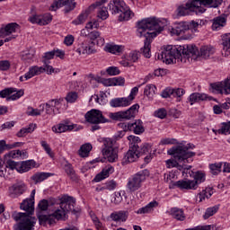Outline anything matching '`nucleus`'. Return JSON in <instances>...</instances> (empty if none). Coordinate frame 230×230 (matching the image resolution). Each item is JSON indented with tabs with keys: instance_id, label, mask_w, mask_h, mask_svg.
Returning a JSON list of instances; mask_svg holds the SVG:
<instances>
[{
	"instance_id": "obj_1",
	"label": "nucleus",
	"mask_w": 230,
	"mask_h": 230,
	"mask_svg": "<svg viewBox=\"0 0 230 230\" xmlns=\"http://www.w3.org/2000/svg\"><path fill=\"white\" fill-rule=\"evenodd\" d=\"M211 55H215V48L211 45H204L199 49L197 46L180 45L178 47L167 46L164 49L161 54L157 55V59L162 60L165 64H173V62H186L190 57H201L208 59Z\"/></svg>"
},
{
	"instance_id": "obj_2",
	"label": "nucleus",
	"mask_w": 230,
	"mask_h": 230,
	"mask_svg": "<svg viewBox=\"0 0 230 230\" xmlns=\"http://www.w3.org/2000/svg\"><path fill=\"white\" fill-rule=\"evenodd\" d=\"M164 26L165 24L155 17L146 18L137 22V35L145 37L144 47L140 49V53L146 58L152 57V54H150L152 39L157 37V34L164 30Z\"/></svg>"
},
{
	"instance_id": "obj_3",
	"label": "nucleus",
	"mask_w": 230,
	"mask_h": 230,
	"mask_svg": "<svg viewBox=\"0 0 230 230\" xmlns=\"http://www.w3.org/2000/svg\"><path fill=\"white\" fill-rule=\"evenodd\" d=\"M76 199L71 196L64 195L60 199L59 208H58L51 215H38L39 222L40 226H46V224H55L56 220H67V214L69 211H76L75 206Z\"/></svg>"
},
{
	"instance_id": "obj_4",
	"label": "nucleus",
	"mask_w": 230,
	"mask_h": 230,
	"mask_svg": "<svg viewBox=\"0 0 230 230\" xmlns=\"http://www.w3.org/2000/svg\"><path fill=\"white\" fill-rule=\"evenodd\" d=\"M195 148V145L187 144L185 145H178L174 146L167 151L168 155H172L173 159H169L166 161L167 168H176L178 166V163H181V164H188L193 162L192 157L197 155L196 152L190 151Z\"/></svg>"
},
{
	"instance_id": "obj_5",
	"label": "nucleus",
	"mask_w": 230,
	"mask_h": 230,
	"mask_svg": "<svg viewBox=\"0 0 230 230\" xmlns=\"http://www.w3.org/2000/svg\"><path fill=\"white\" fill-rule=\"evenodd\" d=\"M12 218L15 222H19L13 226V230H35L37 218L27 213L14 211L12 214Z\"/></svg>"
},
{
	"instance_id": "obj_6",
	"label": "nucleus",
	"mask_w": 230,
	"mask_h": 230,
	"mask_svg": "<svg viewBox=\"0 0 230 230\" xmlns=\"http://www.w3.org/2000/svg\"><path fill=\"white\" fill-rule=\"evenodd\" d=\"M109 10L112 15L119 14V21H129L134 17V13L130 10V7L127 6L123 0H111L109 4Z\"/></svg>"
},
{
	"instance_id": "obj_7",
	"label": "nucleus",
	"mask_w": 230,
	"mask_h": 230,
	"mask_svg": "<svg viewBox=\"0 0 230 230\" xmlns=\"http://www.w3.org/2000/svg\"><path fill=\"white\" fill-rule=\"evenodd\" d=\"M55 58V52L53 50L46 52L42 58L43 66H32L29 69V71L25 74V78L30 80V78H33L37 75H40V73L47 72L48 75H51V73H55V68L49 66V60Z\"/></svg>"
},
{
	"instance_id": "obj_8",
	"label": "nucleus",
	"mask_w": 230,
	"mask_h": 230,
	"mask_svg": "<svg viewBox=\"0 0 230 230\" xmlns=\"http://www.w3.org/2000/svg\"><path fill=\"white\" fill-rule=\"evenodd\" d=\"M85 120L87 123H91L92 125V132H94V130H100V123H110L111 120L105 118L103 116V112L100 110L93 109L86 112L84 115Z\"/></svg>"
},
{
	"instance_id": "obj_9",
	"label": "nucleus",
	"mask_w": 230,
	"mask_h": 230,
	"mask_svg": "<svg viewBox=\"0 0 230 230\" xmlns=\"http://www.w3.org/2000/svg\"><path fill=\"white\" fill-rule=\"evenodd\" d=\"M149 176L150 172L146 169L140 171L134 174L133 176H131V178L128 179L127 183V189L128 190L129 193H134L137 191V190H140L145 181H146V177Z\"/></svg>"
},
{
	"instance_id": "obj_10",
	"label": "nucleus",
	"mask_w": 230,
	"mask_h": 230,
	"mask_svg": "<svg viewBox=\"0 0 230 230\" xmlns=\"http://www.w3.org/2000/svg\"><path fill=\"white\" fill-rule=\"evenodd\" d=\"M102 155L109 163H116L118 161V146H116V141L111 138L103 139Z\"/></svg>"
},
{
	"instance_id": "obj_11",
	"label": "nucleus",
	"mask_w": 230,
	"mask_h": 230,
	"mask_svg": "<svg viewBox=\"0 0 230 230\" xmlns=\"http://www.w3.org/2000/svg\"><path fill=\"white\" fill-rule=\"evenodd\" d=\"M139 112V104H134L124 111L111 112L109 117L114 121H123V119H132L137 116Z\"/></svg>"
},
{
	"instance_id": "obj_12",
	"label": "nucleus",
	"mask_w": 230,
	"mask_h": 230,
	"mask_svg": "<svg viewBox=\"0 0 230 230\" xmlns=\"http://www.w3.org/2000/svg\"><path fill=\"white\" fill-rule=\"evenodd\" d=\"M206 12L204 7L195 5L193 0L186 3L185 5H181L177 8L178 17H184L185 15H191V13H196V15H200Z\"/></svg>"
},
{
	"instance_id": "obj_13",
	"label": "nucleus",
	"mask_w": 230,
	"mask_h": 230,
	"mask_svg": "<svg viewBox=\"0 0 230 230\" xmlns=\"http://www.w3.org/2000/svg\"><path fill=\"white\" fill-rule=\"evenodd\" d=\"M22 151L21 150H13L6 155H4V161H5V168H8V170H16L19 173V168H20V162H15L12 159H15V157H22ZM8 157H12V159H8Z\"/></svg>"
},
{
	"instance_id": "obj_14",
	"label": "nucleus",
	"mask_w": 230,
	"mask_h": 230,
	"mask_svg": "<svg viewBox=\"0 0 230 230\" xmlns=\"http://www.w3.org/2000/svg\"><path fill=\"white\" fill-rule=\"evenodd\" d=\"M65 7V13H69L72 10L76 7V3H73V0H54V3L50 5L49 10L51 12H57L58 8Z\"/></svg>"
},
{
	"instance_id": "obj_15",
	"label": "nucleus",
	"mask_w": 230,
	"mask_h": 230,
	"mask_svg": "<svg viewBox=\"0 0 230 230\" xmlns=\"http://www.w3.org/2000/svg\"><path fill=\"white\" fill-rule=\"evenodd\" d=\"M139 157V146L132 145L129 146L128 151L124 155L121 164H128V163H135V161Z\"/></svg>"
},
{
	"instance_id": "obj_16",
	"label": "nucleus",
	"mask_w": 230,
	"mask_h": 230,
	"mask_svg": "<svg viewBox=\"0 0 230 230\" xmlns=\"http://www.w3.org/2000/svg\"><path fill=\"white\" fill-rule=\"evenodd\" d=\"M199 28V23L195 21L190 22H181L176 25L174 29H172V33L174 35H182V33H186L189 30H195Z\"/></svg>"
},
{
	"instance_id": "obj_17",
	"label": "nucleus",
	"mask_w": 230,
	"mask_h": 230,
	"mask_svg": "<svg viewBox=\"0 0 230 230\" xmlns=\"http://www.w3.org/2000/svg\"><path fill=\"white\" fill-rule=\"evenodd\" d=\"M27 190L26 184L24 182L22 183H14L11 187H9V197L11 199H19L21 195H22Z\"/></svg>"
},
{
	"instance_id": "obj_18",
	"label": "nucleus",
	"mask_w": 230,
	"mask_h": 230,
	"mask_svg": "<svg viewBox=\"0 0 230 230\" xmlns=\"http://www.w3.org/2000/svg\"><path fill=\"white\" fill-rule=\"evenodd\" d=\"M214 91H217L218 94H230V79H226L221 83H214L210 84Z\"/></svg>"
},
{
	"instance_id": "obj_19",
	"label": "nucleus",
	"mask_w": 230,
	"mask_h": 230,
	"mask_svg": "<svg viewBox=\"0 0 230 230\" xmlns=\"http://www.w3.org/2000/svg\"><path fill=\"white\" fill-rule=\"evenodd\" d=\"M169 188H179L180 190H197V181H193L191 180H181L176 182H172Z\"/></svg>"
},
{
	"instance_id": "obj_20",
	"label": "nucleus",
	"mask_w": 230,
	"mask_h": 230,
	"mask_svg": "<svg viewBox=\"0 0 230 230\" xmlns=\"http://www.w3.org/2000/svg\"><path fill=\"white\" fill-rule=\"evenodd\" d=\"M16 31H21V25L17 22L8 23L4 28L0 29V37H8V35L16 33Z\"/></svg>"
},
{
	"instance_id": "obj_21",
	"label": "nucleus",
	"mask_w": 230,
	"mask_h": 230,
	"mask_svg": "<svg viewBox=\"0 0 230 230\" xmlns=\"http://www.w3.org/2000/svg\"><path fill=\"white\" fill-rule=\"evenodd\" d=\"M168 213L172 217V218L177 220V222H184V220H186V214L184 213L183 208L172 207L170 208Z\"/></svg>"
},
{
	"instance_id": "obj_22",
	"label": "nucleus",
	"mask_w": 230,
	"mask_h": 230,
	"mask_svg": "<svg viewBox=\"0 0 230 230\" xmlns=\"http://www.w3.org/2000/svg\"><path fill=\"white\" fill-rule=\"evenodd\" d=\"M195 6H208V8H218L222 4V0H192Z\"/></svg>"
},
{
	"instance_id": "obj_23",
	"label": "nucleus",
	"mask_w": 230,
	"mask_h": 230,
	"mask_svg": "<svg viewBox=\"0 0 230 230\" xmlns=\"http://www.w3.org/2000/svg\"><path fill=\"white\" fill-rule=\"evenodd\" d=\"M206 100L211 102V100H213V97L208 96V94L200 93H193L189 96V102L190 105H193L194 103H199V102H206Z\"/></svg>"
},
{
	"instance_id": "obj_24",
	"label": "nucleus",
	"mask_w": 230,
	"mask_h": 230,
	"mask_svg": "<svg viewBox=\"0 0 230 230\" xmlns=\"http://www.w3.org/2000/svg\"><path fill=\"white\" fill-rule=\"evenodd\" d=\"M20 209L26 211L25 213L29 215H33V211H35V201L31 199H26L20 204Z\"/></svg>"
},
{
	"instance_id": "obj_25",
	"label": "nucleus",
	"mask_w": 230,
	"mask_h": 230,
	"mask_svg": "<svg viewBox=\"0 0 230 230\" xmlns=\"http://www.w3.org/2000/svg\"><path fill=\"white\" fill-rule=\"evenodd\" d=\"M110 218H111L113 222H127V218H128V211L120 210L112 212L110 215Z\"/></svg>"
},
{
	"instance_id": "obj_26",
	"label": "nucleus",
	"mask_w": 230,
	"mask_h": 230,
	"mask_svg": "<svg viewBox=\"0 0 230 230\" xmlns=\"http://www.w3.org/2000/svg\"><path fill=\"white\" fill-rule=\"evenodd\" d=\"M111 173H114V167H112L111 165H108L95 176L93 181L94 182H100L101 181H103V179H107V177H109Z\"/></svg>"
},
{
	"instance_id": "obj_27",
	"label": "nucleus",
	"mask_w": 230,
	"mask_h": 230,
	"mask_svg": "<svg viewBox=\"0 0 230 230\" xmlns=\"http://www.w3.org/2000/svg\"><path fill=\"white\" fill-rule=\"evenodd\" d=\"M130 132L139 136L145 132V127L143 126V120L136 119L134 122H130Z\"/></svg>"
},
{
	"instance_id": "obj_28",
	"label": "nucleus",
	"mask_w": 230,
	"mask_h": 230,
	"mask_svg": "<svg viewBox=\"0 0 230 230\" xmlns=\"http://www.w3.org/2000/svg\"><path fill=\"white\" fill-rule=\"evenodd\" d=\"M76 52L79 55H93L96 53V49L93 48V46H87V43L82 41L81 44H79V48L76 49Z\"/></svg>"
},
{
	"instance_id": "obj_29",
	"label": "nucleus",
	"mask_w": 230,
	"mask_h": 230,
	"mask_svg": "<svg viewBox=\"0 0 230 230\" xmlns=\"http://www.w3.org/2000/svg\"><path fill=\"white\" fill-rule=\"evenodd\" d=\"M130 101L128 98H115L110 102L111 107L118 108V107H128L130 105Z\"/></svg>"
},
{
	"instance_id": "obj_30",
	"label": "nucleus",
	"mask_w": 230,
	"mask_h": 230,
	"mask_svg": "<svg viewBox=\"0 0 230 230\" xmlns=\"http://www.w3.org/2000/svg\"><path fill=\"white\" fill-rule=\"evenodd\" d=\"M35 164L37 163L34 160H27L20 162L19 173H24L26 172H30L31 168H35Z\"/></svg>"
},
{
	"instance_id": "obj_31",
	"label": "nucleus",
	"mask_w": 230,
	"mask_h": 230,
	"mask_svg": "<svg viewBox=\"0 0 230 230\" xmlns=\"http://www.w3.org/2000/svg\"><path fill=\"white\" fill-rule=\"evenodd\" d=\"M226 22H227V20L225 18V16H217L213 19L212 30L214 31L222 30V28L226 26Z\"/></svg>"
},
{
	"instance_id": "obj_32",
	"label": "nucleus",
	"mask_w": 230,
	"mask_h": 230,
	"mask_svg": "<svg viewBox=\"0 0 230 230\" xmlns=\"http://www.w3.org/2000/svg\"><path fill=\"white\" fill-rule=\"evenodd\" d=\"M88 39L92 40V44H94V40H96L97 46H103V44H105V39L102 38L100 32L96 31H91Z\"/></svg>"
},
{
	"instance_id": "obj_33",
	"label": "nucleus",
	"mask_w": 230,
	"mask_h": 230,
	"mask_svg": "<svg viewBox=\"0 0 230 230\" xmlns=\"http://www.w3.org/2000/svg\"><path fill=\"white\" fill-rule=\"evenodd\" d=\"M159 206V202L154 200L148 203L146 207L139 208L137 213V215H146V213H152L154 211V208H157Z\"/></svg>"
},
{
	"instance_id": "obj_34",
	"label": "nucleus",
	"mask_w": 230,
	"mask_h": 230,
	"mask_svg": "<svg viewBox=\"0 0 230 230\" xmlns=\"http://www.w3.org/2000/svg\"><path fill=\"white\" fill-rule=\"evenodd\" d=\"M35 58V49H31L22 53V60L27 64H31Z\"/></svg>"
},
{
	"instance_id": "obj_35",
	"label": "nucleus",
	"mask_w": 230,
	"mask_h": 230,
	"mask_svg": "<svg viewBox=\"0 0 230 230\" xmlns=\"http://www.w3.org/2000/svg\"><path fill=\"white\" fill-rule=\"evenodd\" d=\"M75 125L58 124V126L52 127V131L56 134H62V132H67V130H73Z\"/></svg>"
},
{
	"instance_id": "obj_36",
	"label": "nucleus",
	"mask_w": 230,
	"mask_h": 230,
	"mask_svg": "<svg viewBox=\"0 0 230 230\" xmlns=\"http://www.w3.org/2000/svg\"><path fill=\"white\" fill-rule=\"evenodd\" d=\"M37 128V124H30L28 128H22L20 131L16 134L17 137H25L27 134H31V132L35 131Z\"/></svg>"
},
{
	"instance_id": "obj_37",
	"label": "nucleus",
	"mask_w": 230,
	"mask_h": 230,
	"mask_svg": "<svg viewBox=\"0 0 230 230\" xmlns=\"http://www.w3.org/2000/svg\"><path fill=\"white\" fill-rule=\"evenodd\" d=\"M22 143L15 142L13 144H6V141L0 140V155L3 154L5 150H12V148H15L17 146H21Z\"/></svg>"
},
{
	"instance_id": "obj_38",
	"label": "nucleus",
	"mask_w": 230,
	"mask_h": 230,
	"mask_svg": "<svg viewBox=\"0 0 230 230\" xmlns=\"http://www.w3.org/2000/svg\"><path fill=\"white\" fill-rule=\"evenodd\" d=\"M91 7H89L86 11H84V13H82L77 19L74 20L72 22V24H75V26H78V24H84L85 22V21L87 20V17H89V13L91 12V10L93 9H90Z\"/></svg>"
},
{
	"instance_id": "obj_39",
	"label": "nucleus",
	"mask_w": 230,
	"mask_h": 230,
	"mask_svg": "<svg viewBox=\"0 0 230 230\" xmlns=\"http://www.w3.org/2000/svg\"><path fill=\"white\" fill-rule=\"evenodd\" d=\"M53 175L51 172H38L31 176L32 181H34L35 184H38V182H42L43 181H46V179L51 177Z\"/></svg>"
},
{
	"instance_id": "obj_40",
	"label": "nucleus",
	"mask_w": 230,
	"mask_h": 230,
	"mask_svg": "<svg viewBox=\"0 0 230 230\" xmlns=\"http://www.w3.org/2000/svg\"><path fill=\"white\" fill-rule=\"evenodd\" d=\"M65 172L71 179V181H74L75 182L78 181V176H76V172H75V169L73 168V165H71V164H67L65 165Z\"/></svg>"
},
{
	"instance_id": "obj_41",
	"label": "nucleus",
	"mask_w": 230,
	"mask_h": 230,
	"mask_svg": "<svg viewBox=\"0 0 230 230\" xmlns=\"http://www.w3.org/2000/svg\"><path fill=\"white\" fill-rule=\"evenodd\" d=\"M91 150H93V145L91 144H84L81 146L79 149V155L81 157H89V154L91 153Z\"/></svg>"
},
{
	"instance_id": "obj_42",
	"label": "nucleus",
	"mask_w": 230,
	"mask_h": 230,
	"mask_svg": "<svg viewBox=\"0 0 230 230\" xmlns=\"http://www.w3.org/2000/svg\"><path fill=\"white\" fill-rule=\"evenodd\" d=\"M155 85L147 84L144 90V94L149 98V100H154V96L155 95Z\"/></svg>"
},
{
	"instance_id": "obj_43",
	"label": "nucleus",
	"mask_w": 230,
	"mask_h": 230,
	"mask_svg": "<svg viewBox=\"0 0 230 230\" xmlns=\"http://www.w3.org/2000/svg\"><path fill=\"white\" fill-rule=\"evenodd\" d=\"M44 107L45 104H41L40 106V109H33V108H28L26 114L27 116H40V114H42V112H44Z\"/></svg>"
},
{
	"instance_id": "obj_44",
	"label": "nucleus",
	"mask_w": 230,
	"mask_h": 230,
	"mask_svg": "<svg viewBox=\"0 0 230 230\" xmlns=\"http://www.w3.org/2000/svg\"><path fill=\"white\" fill-rule=\"evenodd\" d=\"M219 208L220 207L218 205H216L214 207H210V208H207V210L203 216L204 220H208V218H209L210 217H213V215L217 213Z\"/></svg>"
},
{
	"instance_id": "obj_45",
	"label": "nucleus",
	"mask_w": 230,
	"mask_h": 230,
	"mask_svg": "<svg viewBox=\"0 0 230 230\" xmlns=\"http://www.w3.org/2000/svg\"><path fill=\"white\" fill-rule=\"evenodd\" d=\"M222 45L224 51H229L230 53V33L222 36Z\"/></svg>"
},
{
	"instance_id": "obj_46",
	"label": "nucleus",
	"mask_w": 230,
	"mask_h": 230,
	"mask_svg": "<svg viewBox=\"0 0 230 230\" xmlns=\"http://www.w3.org/2000/svg\"><path fill=\"white\" fill-rule=\"evenodd\" d=\"M106 51H108V53H113V55H116V53H121V51H123V46L107 45Z\"/></svg>"
},
{
	"instance_id": "obj_47",
	"label": "nucleus",
	"mask_w": 230,
	"mask_h": 230,
	"mask_svg": "<svg viewBox=\"0 0 230 230\" xmlns=\"http://www.w3.org/2000/svg\"><path fill=\"white\" fill-rule=\"evenodd\" d=\"M17 91V88L9 87L0 91V98H10L11 94H13Z\"/></svg>"
},
{
	"instance_id": "obj_48",
	"label": "nucleus",
	"mask_w": 230,
	"mask_h": 230,
	"mask_svg": "<svg viewBox=\"0 0 230 230\" xmlns=\"http://www.w3.org/2000/svg\"><path fill=\"white\" fill-rule=\"evenodd\" d=\"M209 168L212 175H218L222 172V163L211 164Z\"/></svg>"
},
{
	"instance_id": "obj_49",
	"label": "nucleus",
	"mask_w": 230,
	"mask_h": 230,
	"mask_svg": "<svg viewBox=\"0 0 230 230\" xmlns=\"http://www.w3.org/2000/svg\"><path fill=\"white\" fill-rule=\"evenodd\" d=\"M150 148V144H144L140 146H138L139 157H141V155H147V154H150L152 152Z\"/></svg>"
},
{
	"instance_id": "obj_50",
	"label": "nucleus",
	"mask_w": 230,
	"mask_h": 230,
	"mask_svg": "<svg viewBox=\"0 0 230 230\" xmlns=\"http://www.w3.org/2000/svg\"><path fill=\"white\" fill-rule=\"evenodd\" d=\"M53 21V16L50 13L40 15V26H46Z\"/></svg>"
},
{
	"instance_id": "obj_51",
	"label": "nucleus",
	"mask_w": 230,
	"mask_h": 230,
	"mask_svg": "<svg viewBox=\"0 0 230 230\" xmlns=\"http://www.w3.org/2000/svg\"><path fill=\"white\" fill-rule=\"evenodd\" d=\"M13 95L7 97L6 102H10L11 100L13 102H15V100H19V98H22V96H24V90H17L14 92Z\"/></svg>"
},
{
	"instance_id": "obj_52",
	"label": "nucleus",
	"mask_w": 230,
	"mask_h": 230,
	"mask_svg": "<svg viewBox=\"0 0 230 230\" xmlns=\"http://www.w3.org/2000/svg\"><path fill=\"white\" fill-rule=\"evenodd\" d=\"M65 100L67 102V103H75V102L78 100V93L76 92H69Z\"/></svg>"
},
{
	"instance_id": "obj_53",
	"label": "nucleus",
	"mask_w": 230,
	"mask_h": 230,
	"mask_svg": "<svg viewBox=\"0 0 230 230\" xmlns=\"http://www.w3.org/2000/svg\"><path fill=\"white\" fill-rule=\"evenodd\" d=\"M213 195V189L208 188L199 193V201L202 202L205 199H209Z\"/></svg>"
},
{
	"instance_id": "obj_54",
	"label": "nucleus",
	"mask_w": 230,
	"mask_h": 230,
	"mask_svg": "<svg viewBox=\"0 0 230 230\" xmlns=\"http://www.w3.org/2000/svg\"><path fill=\"white\" fill-rule=\"evenodd\" d=\"M194 179L195 181H193V182H196L197 188L198 184H200V182H204L206 181V175L200 172H196Z\"/></svg>"
},
{
	"instance_id": "obj_55",
	"label": "nucleus",
	"mask_w": 230,
	"mask_h": 230,
	"mask_svg": "<svg viewBox=\"0 0 230 230\" xmlns=\"http://www.w3.org/2000/svg\"><path fill=\"white\" fill-rule=\"evenodd\" d=\"M154 115L155 116V118H159L160 119H164V118H166V116L168 115V112L164 108H161L155 111Z\"/></svg>"
},
{
	"instance_id": "obj_56",
	"label": "nucleus",
	"mask_w": 230,
	"mask_h": 230,
	"mask_svg": "<svg viewBox=\"0 0 230 230\" xmlns=\"http://www.w3.org/2000/svg\"><path fill=\"white\" fill-rule=\"evenodd\" d=\"M106 73L110 76H116L117 75H119L120 71H119V68H118V66H109L106 69Z\"/></svg>"
},
{
	"instance_id": "obj_57",
	"label": "nucleus",
	"mask_w": 230,
	"mask_h": 230,
	"mask_svg": "<svg viewBox=\"0 0 230 230\" xmlns=\"http://www.w3.org/2000/svg\"><path fill=\"white\" fill-rule=\"evenodd\" d=\"M137 93H139V88L137 86H135L134 88L131 89L130 94L128 97H127L128 101L132 103L134 102L136 96L137 95Z\"/></svg>"
},
{
	"instance_id": "obj_58",
	"label": "nucleus",
	"mask_w": 230,
	"mask_h": 230,
	"mask_svg": "<svg viewBox=\"0 0 230 230\" xmlns=\"http://www.w3.org/2000/svg\"><path fill=\"white\" fill-rule=\"evenodd\" d=\"M38 208L40 211H47L48 208H49V202L48 199H41L38 204Z\"/></svg>"
},
{
	"instance_id": "obj_59",
	"label": "nucleus",
	"mask_w": 230,
	"mask_h": 230,
	"mask_svg": "<svg viewBox=\"0 0 230 230\" xmlns=\"http://www.w3.org/2000/svg\"><path fill=\"white\" fill-rule=\"evenodd\" d=\"M138 59H139V54L137 53V51H132L128 56V60L131 63L137 62Z\"/></svg>"
},
{
	"instance_id": "obj_60",
	"label": "nucleus",
	"mask_w": 230,
	"mask_h": 230,
	"mask_svg": "<svg viewBox=\"0 0 230 230\" xmlns=\"http://www.w3.org/2000/svg\"><path fill=\"white\" fill-rule=\"evenodd\" d=\"M122 200H123V197H121V192H115L113 194V199H111V202L113 204H121Z\"/></svg>"
},
{
	"instance_id": "obj_61",
	"label": "nucleus",
	"mask_w": 230,
	"mask_h": 230,
	"mask_svg": "<svg viewBox=\"0 0 230 230\" xmlns=\"http://www.w3.org/2000/svg\"><path fill=\"white\" fill-rule=\"evenodd\" d=\"M10 61L8 60H1L0 61V71H8L11 67Z\"/></svg>"
},
{
	"instance_id": "obj_62",
	"label": "nucleus",
	"mask_w": 230,
	"mask_h": 230,
	"mask_svg": "<svg viewBox=\"0 0 230 230\" xmlns=\"http://www.w3.org/2000/svg\"><path fill=\"white\" fill-rule=\"evenodd\" d=\"M172 94L174 98H181V96H183L184 94V89L182 88L172 89Z\"/></svg>"
},
{
	"instance_id": "obj_63",
	"label": "nucleus",
	"mask_w": 230,
	"mask_h": 230,
	"mask_svg": "<svg viewBox=\"0 0 230 230\" xmlns=\"http://www.w3.org/2000/svg\"><path fill=\"white\" fill-rule=\"evenodd\" d=\"M98 17H100L102 21H105L109 18V12L107 11V7L102 8L99 12Z\"/></svg>"
},
{
	"instance_id": "obj_64",
	"label": "nucleus",
	"mask_w": 230,
	"mask_h": 230,
	"mask_svg": "<svg viewBox=\"0 0 230 230\" xmlns=\"http://www.w3.org/2000/svg\"><path fill=\"white\" fill-rule=\"evenodd\" d=\"M218 132L219 134H227V132H230V122L223 123V126Z\"/></svg>"
}]
</instances>
